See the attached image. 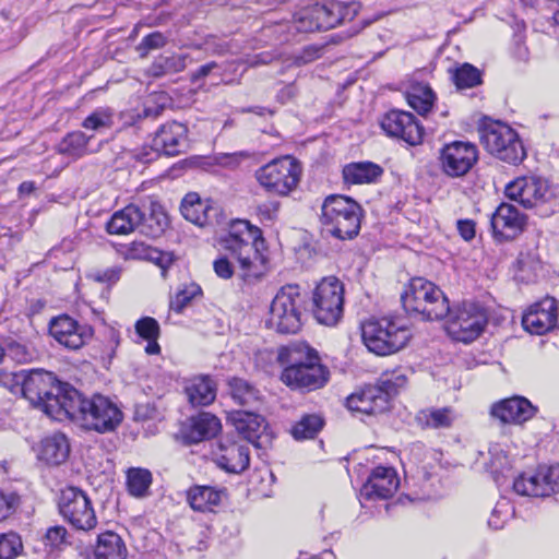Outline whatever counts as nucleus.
<instances>
[{
	"label": "nucleus",
	"mask_w": 559,
	"mask_h": 559,
	"mask_svg": "<svg viewBox=\"0 0 559 559\" xmlns=\"http://www.w3.org/2000/svg\"><path fill=\"white\" fill-rule=\"evenodd\" d=\"M12 378L32 405L55 420H64L69 403L67 400L70 396V390L74 388L60 382L52 372L41 369L21 370L12 373Z\"/></svg>",
	"instance_id": "1"
},
{
	"label": "nucleus",
	"mask_w": 559,
	"mask_h": 559,
	"mask_svg": "<svg viewBox=\"0 0 559 559\" xmlns=\"http://www.w3.org/2000/svg\"><path fill=\"white\" fill-rule=\"evenodd\" d=\"M276 361L284 368L281 380L292 389L316 390L328 381V370L320 364L318 353L302 342L281 346Z\"/></svg>",
	"instance_id": "2"
},
{
	"label": "nucleus",
	"mask_w": 559,
	"mask_h": 559,
	"mask_svg": "<svg viewBox=\"0 0 559 559\" xmlns=\"http://www.w3.org/2000/svg\"><path fill=\"white\" fill-rule=\"evenodd\" d=\"M360 4L355 1H329L314 3L296 12L290 22H281L274 25V33L283 40H289L295 33H310L328 31L345 21H352L358 13Z\"/></svg>",
	"instance_id": "3"
},
{
	"label": "nucleus",
	"mask_w": 559,
	"mask_h": 559,
	"mask_svg": "<svg viewBox=\"0 0 559 559\" xmlns=\"http://www.w3.org/2000/svg\"><path fill=\"white\" fill-rule=\"evenodd\" d=\"M64 420H71L87 430L100 433L114 431L122 421V412L108 397L95 394L83 397L78 390H70Z\"/></svg>",
	"instance_id": "4"
},
{
	"label": "nucleus",
	"mask_w": 559,
	"mask_h": 559,
	"mask_svg": "<svg viewBox=\"0 0 559 559\" xmlns=\"http://www.w3.org/2000/svg\"><path fill=\"white\" fill-rule=\"evenodd\" d=\"M361 216L360 205L352 198L332 194L321 206L320 222L325 233L346 240L358 235Z\"/></svg>",
	"instance_id": "5"
},
{
	"label": "nucleus",
	"mask_w": 559,
	"mask_h": 559,
	"mask_svg": "<svg viewBox=\"0 0 559 559\" xmlns=\"http://www.w3.org/2000/svg\"><path fill=\"white\" fill-rule=\"evenodd\" d=\"M361 336L367 348L379 355L394 354L406 346L411 331L402 319H370L361 326Z\"/></svg>",
	"instance_id": "6"
},
{
	"label": "nucleus",
	"mask_w": 559,
	"mask_h": 559,
	"mask_svg": "<svg viewBox=\"0 0 559 559\" xmlns=\"http://www.w3.org/2000/svg\"><path fill=\"white\" fill-rule=\"evenodd\" d=\"M401 298L407 312L419 314L426 320H442L450 312L449 300L443 292L423 277L413 278Z\"/></svg>",
	"instance_id": "7"
},
{
	"label": "nucleus",
	"mask_w": 559,
	"mask_h": 559,
	"mask_svg": "<svg viewBox=\"0 0 559 559\" xmlns=\"http://www.w3.org/2000/svg\"><path fill=\"white\" fill-rule=\"evenodd\" d=\"M301 174L302 166L299 160L290 155H285L260 167L254 177L266 192L278 197H288L297 189Z\"/></svg>",
	"instance_id": "8"
},
{
	"label": "nucleus",
	"mask_w": 559,
	"mask_h": 559,
	"mask_svg": "<svg viewBox=\"0 0 559 559\" xmlns=\"http://www.w3.org/2000/svg\"><path fill=\"white\" fill-rule=\"evenodd\" d=\"M304 297L298 285L283 286L271 304L269 325L281 334H295L302 325Z\"/></svg>",
	"instance_id": "9"
},
{
	"label": "nucleus",
	"mask_w": 559,
	"mask_h": 559,
	"mask_svg": "<svg viewBox=\"0 0 559 559\" xmlns=\"http://www.w3.org/2000/svg\"><path fill=\"white\" fill-rule=\"evenodd\" d=\"M480 141L485 148L499 159L518 165L526 157V151L518 133L508 124L493 122L480 131Z\"/></svg>",
	"instance_id": "10"
},
{
	"label": "nucleus",
	"mask_w": 559,
	"mask_h": 559,
	"mask_svg": "<svg viewBox=\"0 0 559 559\" xmlns=\"http://www.w3.org/2000/svg\"><path fill=\"white\" fill-rule=\"evenodd\" d=\"M445 330L455 341L471 343L484 331L488 323L486 310L475 302H462L450 308Z\"/></svg>",
	"instance_id": "11"
},
{
	"label": "nucleus",
	"mask_w": 559,
	"mask_h": 559,
	"mask_svg": "<svg viewBox=\"0 0 559 559\" xmlns=\"http://www.w3.org/2000/svg\"><path fill=\"white\" fill-rule=\"evenodd\" d=\"M313 316L324 325H335L343 314L344 286L335 276L321 280L312 294Z\"/></svg>",
	"instance_id": "12"
},
{
	"label": "nucleus",
	"mask_w": 559,
	"mask_h": 559,
	"mask_svg": "<svg viewBox=\"0 0 559 559\" xmlns=\"http://www.w3.org/2000/svg\"><path fill=\"white\" fill-rule=\"evenodd\" d=\"M59 512L74 528L91 531L97 524V518L90 498L76 487H68L60 493Z\"/></svg>",
	"instance_id": "13"
},
{
	"label": "nucleus",
	"mask_w": 559,
	"mask_h": 559,
	"mask_svg": "<svg viewBox=\"0 0 559 559\" xmlns=\"http://www.w3.org/2000/svg\"><path fill=\"white\" fill-rule=\"evenodd\" d=\"M521 496L547 497L559 491V464L539 466L534 473H523L513 481Z\"/></svg>",
	"instance_id": "14"
},
{
	"label": "nucleus",
	"mask_w": 559,
	"mask_h": 559,
	"mask_svg": "<svg viewBox=\"0 0 559 559\" xmlns=\"http://www.w3.org/2000/svg\"><path fill=\"white\" fill-rule=\"evenodd\" d=\"M510 200L519 202L526 209H532L548 202L552 198L548 182L536 176L518 177L504 189Z\"/></svg>",
	"instance_id": "15"
},
{
	"label": "nucleus",
	"mask_w": 559,
	"mask_h": 559,
	"mask_svg": "<svg viewBox=\"0 0 559 559\" xmlns=\"http://www.w3.org/2000/svg\"><path fill=\"white\" fill-rule=\"evenodd\" d=\"M478 159L476 145L464 141L445 144L440 152L442 170L450 177L466 175Z\"/></svg>",
	"instance_id": "16"
},
{
	"label": "nucleus",
	"mask_w": 559,
	"mask_h": 559,
	"mask_svg": "<svg viewBox=\"0 0 559 559\" xmlns=\"http://www.w3.org/2000/svg\"><path fill=\"white\" fill-rule=\"evenodd\" d=\"M49 334L63 347L79 349L92 338L93 330L87 324H80L73 318L62 314L49 323Z\"/></svg>",
	"instance_id": "17"
},
{
	"label": "nucleus",
	"mask_w": 559,
	"mask_h": 559,
	"mask_svg": "<svg viewBox=\"0 0 559 559\" xmlns=\"http://www.w3.org/2000/svg\"><path fill=\"white\" fill-rule=\"evenodd\" d=\"M381 128L389 136L409 145H417L423 140V128L411 112L391 110L382 118Z\"/></svg>",
	"instance_id": "18"
},
{
	"label": "nucleus",
	"mask_w": 559,
	"mask_h": 559,
	"mask_svg": "<svg viewBox=\"0 0 559 559\" xmlns=\"http://www.w3.org/2000/svg\"><path fill=\"white\" fill-rule=\"evenodd\" d=\"M525 226L526 216L509 203H501L491 215L493 237L500 241L513 240Z\"/></svg>",
	"instance_id": "19"
},
{
	"label": "nucleus",
	"mask_w": 559,
	"mask_h": 559,
	"mask_svg": "<svg viewBox=\"0 0 559 559\" xmlns=\"http://www.w3.org/2000/svg\"><path fill=\"white\" fill-rule=\"evenodd\" d=\"M180 211L187 221L200 227L223 224L224 214L221 209L214 206L209 200H201L194 192L183 198Z\"/></svg>",
	"instance_id": "20"
},
{
	"label": "nucleus",
	"mask_w": 559,
	"mask_h": 559,
	"mask_svg": "<svg viewBox=\"0 0 559 559\" xmlns=\"http://www.w3.org/2000/svg\"><path fill=\"white\" fill-rule=\"evenodd\" d=\"M557 323L556 300L546 297L533 304L523 314V328L531 334L543 335L555 328Z\"/></svg>",
	"instance_id": "21"
},
{
	"label": "nucleus",
	"mask_w": 559,
	"mask_h": 559,
	"mask_svg": "<svg viewBox=\"0 0 559 559\" xmlns=\"http://www.w3.org/2000/svg\"><path fill=\"white\" fill-rule=\"evenodd\" d=\"M187 132L185 124L177 121L167 122L155 133L152 146L165 155H178L187 147Z\"/></svg>",
	"instance_id": "22"
},
{
	"label": "nucleus",
	"mask_w": 559,
	"mask_h": 559,
	"mask_svg": "<svg viewBox=\"0 0 559 559\" xmlns=\"http://www.w3.org/2000/svg\"><path fill=\"white\" fill-rule=\"evenodd\" d=\"M400 480L392 467L377 466L361 489L367 499H388L397 490Z\"/></svg>",
	"instance_id": "23"
},
{
	"label": "nucleus",
	"mask_w": 559,
	"mask_h": 559,
	"mask_svg": "<svg viewBox=\"0 0 559 559\" xmlns=\"http://www.w3.org/2000/svg\"><path fill=\"white\" fill-rule=\"evenodd\" d=\"M221 429V420L215 415L202 412L188 418L180 432L188 443H198L216 437Z\"/></svg>",
	"instance_id": "24"
},
{
	"label": "nucleus",
	"mask_w": 559,
	"mask_h": 559,
	"mask_svg": "<svg viewBox=\"0 0 559 559\" xmlns=\"http://www.w3.org/2000/svg\"><path fill=\"white\" fill-rule=\"evenodd\" d=\"M536 408L521 396H514L497 403L491 408V415L504 424L521 425L534 417Z\"/></svg>",
	"instance_id": "25"
},
{
	"label": "nucleus",
	"mask_w": 559,
	"mask_h": 559,
	"mask_svg": "<svg viewBox=\"0 0 559 559\" xmlns=\"http://www.w3.org/2000/svg\"><path fill=\"white\" fill-rule=\"evenodd\" d=\"M346 405L352 412L378 414L388 408V394L377 385H368L349 395Z\"/></svg>",
	"instance_id": "26"
},
{
	"label": "nucleus",
	"mask_w": 559,
	"mask_h": 559,
	"mask_svg": "<svg viewBox=\"0 0 559 559\" xmlns=\"http://www.w3.org/2000/svg\"><path fill=\"white\" fill-rule=\"evenodd\" d=\"M247 238L252 240L253 253L247 257V282L258 281L267 272L266 245L262 230L247 221Z\"/></svg>",
	"instance_id": "27"
},
{
	"label": "nucleus",
	"mask_w": 559,
	"mask_h": 559,
	"mask_svg": "<svg viewBox=\"0 0 559 559\" xmlns=\"http://www.w3.org/2000/svg\"><path fill=\"white\" fill-rule=\"evenodd\" d=\"M227 231L222 237L221 243L223 248L230 253V258L235 259L241 267H245V258H242L243 240L241 238L245 231V222L239 218L226 221L224 215L223 224H219Z\"/></svg>",
	"instance_id": "28"
},
{
	"label": "nucleus",
	"mask_w": 559,
	"mask_h": 559,
	"mask_svg": "<svg viewBox=\"0 0 559 559\" xmlns=\"http://www.w3.org/2000/svg\"><path fill=\"white\" fill-rule=\"evenodd\" d=\"M144 219V214L134 204L117 211L107 223V231L112 235H128Z\"/></svg>",
	"instance_id": "29"
},
{
	"label": "nucleus",
	"mask_w": 559,
	"mask_h": 559,
	"mask_svg": "<svg viewBox=\"0 0 559 559\" xmlns=\"http://www.w3.org/2000/svg\"><path fill=\"white\" fill-rule=\"evenodd\" d=\"M127 556L126 544L117 533L107 531L97 536L94 547L95 559H127Z\"/></svg>",
	"instance_id": "30"
},
{
	"label": "nucleus",
	"mask_w": 559,
	"mask_h": 559,
	"mask_svg": "<svg viewBox=\"0 0 559 559\" xmlns=\"http://www.w3.org/2000/svg\"><path fill=\"white\" fill-rule=\"evenodd\" d=\"M383 169L371 162L350 163L343 168L344 181L348 185H369L376 182Z\"/></svg>",
	"instance_id": "31"
},
{
	"label": "nucleus",
	"mask_w": 559,
	"mask_h": 559,
	"mask_svg": "<svg viewBox=\"0 0 559 559\" xmlns=\"http://www.w3.org/2000/svg\"><path fill=\"white\" fill-rule=\"evenodd\" d=\"M70 453L68 439L62 433H55L41 441L39 459L48 464L59 465L63 463Z\"/></svg>",
	"instance_id": "32"
},
{
	"label": "nucleus",
	"mask_w": 559,
	"mask_h": 559,
	"mask_svg": "<svg viewBox=\"0 0 559 559\" xmlns=\"http://www.w3.org/2000/svg\"><path fill=\"white\" fill-rule=\"evenodd\" d=\"M93 135H86L82 131L69 132L58 144L57 151L73 160L92 154L94 151L90 148V141Z\"/></svg>",
	"instance_id": "33"
},
{
	"label": "nucleus",
	"mask_w": 559,
	"mask_h": 559,
	"mask_svg": "<svg viewBox=\"0 0 559 559\" xmlns=\"http://www.w3.org/2000/svg\"><path fill=\"white\" fill-rule=\"evenodd\" d=\"M186 393L192 405L206 406L216 397V383L207 376L195 377L186 386Z\"/></svg>",
	"instance_id": "34"
},
{
	"label": "nucleus",
	"mask_w": 559,
	"mask_h": 559,
	"mask_svg": "<svg viewBox=\"0 0 559 559\" xmlns=\"http://www.w3.org/2000/svg\"><path fill=\"white\" fill-rule=\"evenodd\" d=\"M224 491L210 486H194L188 491L191 508L200 512H212L222 502Z\"/></svg>",
	"instance_id": "35"
},
{
	"label": "nucleus",
	"mask_w": 559,
	"mask_h": 559,
	"mask_svg": "<svg viewBox=\"0 0 559 559\" xmlns=\"http://www.w3.org/2000/svg\"><path fill=\"white\" fill-rule=\"evenodd\" d=\"M273 433L264 417L247 412V442L257 449H267L272 444Z\"/></svg>",
	"instance_id": "36"
},
{
	"label": "nucleus",
	"mask_w": 559,
	"mask_h": 559,
	"mask_svg": "<svg viewBox=\"0 0 559 559\" xmlns=\"http://www.w3.org/2000/svg\"><path fill=\"white\" fill-rule=\"evenodd\" d=\"M186 56L173 53L170 56H158L147 68L146 73L153 78L178 73L186 68Z\"/></svg>",
	"instance_id": "37"
},
{
	"label": "nucleus",
	"mask_w": 559,
	"mask_h": 559,
	"mask_svg": "<svg viewBox=\"0 0 559 559\" xmlns=\"http://www.w3.org/2000/svg\"><path fill=\"white\" fill-rule=\"evenodd\" d=\"M152 484V474L148 469L132 467L127 472V487L133 497H144L147 495Z\"/></svg>",
	"instance_id": "38"
},
{
	"label": "nucleus",
	"mask_w": 559,
	"mask_h": 559,
	"mask_svg": "<svg viewBox=\"0 0 559 559\" xmlns=\"http://www.w3.org/2000/svg\"><path fill=\"white\" fill-rule=\"evenodd\" d=\"M433 100L435 94L426 84H416L412 86L411 91L407 93L409 106L421 115L431 109Z\"/></svg>",
	"instance_id": "39"
},
{
	"label": "nucleus",
	"mask_w": 559,
	"mask_h": 559,
	"mask_svg": "<svg viewBox=\"0 0 559 559\" xmlns=\"http://www.w3.org/2000/svg\"><path fill=\"white\" fill-rule=\"evenodd\" d=\"M82 128L103 132L114 126V110L109 107H99L92 111L81 123Z\"/></svg>",
	"instance_id": "40"
},
{
	"label": "nucleus",
	"mask_w": 559,
	"mask_h": 559,
	"mask_svg": "<svg viewBox=\"0 0 559 559\" xmlns=\"http://www.w3.org/2000/svg\"><path fill=\"white\" fill-rule=\"evenodd\" d=\"M323 420L318 415H305L290 429L296 440L312 439L322 429Z\"/></svg>",
	"instance_id": "41"
},
{
	"label": "nucleus",
	"mask_w": 559,
	"mask_h": 559,
	"mask_svg": "<svg viewBox=\"0 0 559 559\" xmlns=\"http://www.w3.org/2000/svg\"><path fill=\"white\" fill-rule=\"evenodd\" d=\"M249 484L252 490L258 496L270 497L272 493V484L274 475L266 465L254 468L249 475Z\"/></svg>",
	"instance_id": "42"
},
{
	"label": "nucleus",
	"mask_w": 559,
	"mask_h": 559,
	"mask_svg": "<svg viewBox=\"0 0 559 559\" xmlns=\"http://www.w3.org/2000/svg\"><path fill=\"white\" fill-rule=\"evenodd\" d=\"M455 419L453 411L449 407L429 408L420 412L419 420L430 428H448Z\"/></svg>",
	"instance_id": "43"
},
{
	"label": "nucleus",
	"mask_w": 559,
	"mask_h": 559,
	"mask_svg": "<svg viewBox=\"0 0 559 559\" xmlns=\"http://www.w3.org/2000/svg\"><path fill=\"white\" fill-rule=\"evenodd\" d=\"M452 80L457 88H472L481 83V74L474 66L464 63L452 71Z\"/></svg>",
	"instance_id": "44"
},
{
	"label": "nucleus",
	"mask_w": 559,
	"mask_h": 559,
	"mask_svg": "<svg viewBox=\"0 0 559 559\" xmlns=\"http://www.w3.org/2000/svg\"><path fill=\"white\" fill-rule=\"evenodd\" d=\"M406 382V376L402 371H393L383 373L377 386L388 394L389 402L390 397L395 394L399 389L405 386Z\"/></svg>",
	"instance_id": "45"
},
{
	"label": "nucleus",
	"mask_w": 559,
	"mask_h": 559,
	"mask_svg": "<svg viewBox=\"0 0 559 559\" xmlns=\"http://www.w3.org/2000/svg\"><path fill=\"white\" fill-rule=\"evenodd\" d=\"M512 511V506L507 499L499 500L491 511L488 519V525L495 530L502 528Z\"/></svg>",
	"instance_id": "46"
},
{
	"label": "nucleus",
	"mask_w": 559,
	"mask_h": 559,
	"mask_svg": "<svg viewBox=\"0 0 559 559\" xmlns=\"http://www.w3.org/2000/svg\"><path fill=\"white\" fill-rule=\"evenodd\" d=\"M22 549L21 538L14 534L0 535V559H13Z\"/></svg>",
	"instance_id": "47"
},
{
	"label": "nucleus",
	"mask_w": 559,
	"mask_h": 559,
	"mask_svg": "<svg viewBox=\"0 0 559 559\" xmlns=\"http://www.w3.org/2000/svg\"><path fill=\"white\" fill-rule=\"evenodd\" d=\"M4 355L19 364H25L33 359L34 353L26 344L10 341L4 348Z\"/></svg>",
	"instance_id": "48"
},
{
	"label": "nucleus",
	"mask_w": 559,
	"mask_h": 559,
	"mask_svg": "<svg viewBox=\"0 0 559 559\" xmlns=\"http://www.w3.org/2000/svg\"><path fill=\"white\" fill-rule=\"evenodd\" d=\"M167 44V37L160 32L146 35L136 46L141 58H146L151 50L163 48Z\"/></svg>",
	"instance_id": "49"
},
{
	"label": "nucleus",
	"mask_w": 559,
	"mask_h": 559,
	"mask_svg": "<svg viewBox=\"0 0 559 559\" xmlns=\"http://www.w3.org/2000/svg\"><path fill=\"white\" fill-rule=\"evenodd\" d=\"M135 331L146 341H157L159 336V324L155 319L145 317L135 323Z\"/></svg>",
	"instance_id": "50"
},
{
	"label": "nucleus",
	"mask_w": 559,
	"mask_h": 559,
	"mask_svg": "<svg viewBox=\"0 0 559 559\" xmlns=\"http://www.w3.org/2000/svg\"><path fill=\"white\" fill-rule=\"evenodd\" d=\"M67 537V528L62 525H56L47 530L45 535V543L51 548H60L61 546L68 544Z\"/></svg>",
	"instance_id": "51"
},
{
	"label": "nucleus",
	"mask_w": 559,
	"mask_h": 559,
	"mask_svg": "<svg viewBox=\"0 0 559 559\" xmlns=\"http://www.w3.org/2000/svg\"><path fill=\"white\" fill-rule=\"evenodd\" d=\"M121 272L122 269L120 266H111L103 271H96L92 276L98 283L112 285L119 281Z\"/></svg>",
	"instance_id": "52"
},
{
	"label": "nucleus",
	"mask_w": 559,
	"mask_h": 559,
	"mask_svg": "<svg viewBox=\"0 0 559 559\" xmlns=\"http://www.w3.org/2000/svg\"><path fill=\"white\" fill-rule=\"evenodd\" d=\"M19 504V497L15 493H0V521L9 518Z\"/></svg>",
	"instance_id": "53"
},
{
	"label": "nucleus",
	"mask_w": 559,
	"mask_h": 559,
	"mask_svg": "<svg viewBox=\"0 0 559 559\" xmlns=\"http://www.w3.org/2000/svg\"><path fill=\"white\" fill-rule=\"evenodd\" d=\"M213 269L215 274L223 280H229L234 275V265L227 255L216 259Z\"/></svg>",
	"instance_id": "54"
},
{
	"label": "nucleus",
	"mask_w": 559,
	"mask_h": 559,
	"mask_svg": "<svg viewBox=\"0 0 559 559\" xmlns=\"http://www.w3.org/2000/svg\"><path fill=\"white\" fill-rule=\"evenodd\" d=\"M322 55V48L318 46L306 47L300 55L296 57L297 64H306L320 58Z\"/></svg>",
	"instance_id": "55"
},
{
	"label": "nucleus",
	"mask_w": 559,
	"mask_h": 559,
	"mask_svg": "<svg viewBox=\"0 0 559 559\" xmlns=\"http://www.w3.org/2000/svg\"><path fill=\"white\" fill-rule=\"evenodd\" d=\"M457 230L464 240L469 241L475 237V223L472 219H460Z\"/></svg>",
	"instance_id": "56"
},
{
	"label": "nucleus",
	"mask_w": 559,
	"mask_h": 559,
	"mask_svg": "<svg viewBox=\"0 0 559 559\" xmlns=\"http://www.w3.org/2000/svg\"><path fill=\"white\" fill-rule=\"evenodd\" d=\"M192 294L186 290L179 292L171 300L170 308L176 312H181L182 309L190 302Z\"/></svg>",
	"instance_id": "57"
},
{
	"label": "nucleus",
	"mask_w": 559,
	"mask_h": 559,
	"mask_svg": "<svg viewBox=\"0 0 559 559\" xmlns=\"http://www.w3.org/2000/svg\"><path fill=\"white\" fill-rule=\"evenodd\" d=\"M229 386H230V394L231 397L238 402L239 405L243 404V396H245V390L242 380L238 378H233L229 380Z\"/></svg>",
	"instance_id": "58"
},
{
	"label": "nucleus",
	"mask_w": 559,
	"mask_h": 559,
	"mask_svg": "<svg viewBox=\"0 0 559 559\" xmlns=\"http://www.w3.org/2000/svg\"><path fill=\"white\" fill-rule=\"evenodd\" d=\"M151 249L152 247L143 242H133L129 254L133 259L146 260L148 257V251H151Z\"/></svg>",
	"instance_id": "59"
},
{
	"label": "nucleus",
	"mask_w": 559,
	"mask_h": 559,
	"mask_svg": "<svg viewBox=\"0 0 559 559\" xmlns=\"http://www.w3.org/2000/svg\"><path fill=\"white\" fill-rule=\"evenodd\" d=\"M276 359V354L270 349H262L255 354V364L260 368H266V366L273 360Z\"/></svg>",
	"instance_id": "60"
},
{
	"label": "nucleus",
	"mask_w": 559,
	"mask_h": 559,
	"mask_svg": "<svg viewBox=\"0 0 559 559\" xmlns=\"http://www.w3.org/2000/svg\"><path fill=\"white\" fill-rule=\"evenodd\" d=\"M277 210H278V203L277 202H270V203H265V204L260 205L258 207V213L264 219L271 222V221H273Z\"/></svg>",
	"instance_id": "61"
},
{
	"label": "nucleus",
	"mask_w": 559,
	"mask_h": 559,
	"mask_svg": "<svg viewBox=\"0 0 559 559\" xmlns=\"http://www.w3.org/2000/svg\"><path fill=\"white\" fill-rule=\"evenodd\" d=\"M227 420L230 421L239 432L245 431V413L242 411L228 412Z\"/></svg>",
	"instance_id": "62"
},
{
	"label": "nucleus",
	"mask_w": 559,
	"mask_h": 559,
	"mask_svg": "<svg viewBox=\"0 0 559 559\" xmlns=\"http://www.w3.org/2000/svg\"><path fill=\"white\" fill-rule=\"evenodd\" d=\"M146 260H150L160 267L165 269L167 263H169L170 259L167 254L160 252L157 249L152 248L151 251H148V257Z\"/></svg>",
	"instance_id": "63"
},
{
	"label": "nucleus",
	"mask_w": 559,
	"mask_h": 559,
	"mask_svg": "<svg viewBox=\"0 0 559 559\" xmlns=\"http://www.w3.org/2000/svg\"><path fill=\"white\" fill-rule=\"evenodd\" d=\"M214 68H216L215 62H210V63L201 66L197 71H194L191 74V81L197 82L201 79L206 78Z\"/></svg>",
	"instance_id": "64"
}]
</instances>
